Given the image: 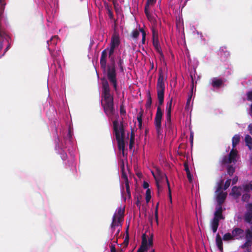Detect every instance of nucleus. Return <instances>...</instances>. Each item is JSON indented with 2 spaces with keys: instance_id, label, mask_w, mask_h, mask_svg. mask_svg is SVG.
<instances>
[{
  "instance_id": "dca6fc26",
  "label": "nucleus",
  "mask_w": 252,
  "mask_h": 252,
  "mask_svg": "<svg viewBox=\"0 0 252 252\" xmlns=\"http://www.w3.org/2000/svg\"><path fill=\"white\" fill-rule=\"evenodd\" d=\"M226 197V193H223V192H220L219 194H218L217 196V201L218 204L222 205L223 203L224 202V200H225Z\"/></svg>"
},
{
  "instance_id": "4468645a",
  "label": "nucleus",
  "mask_w": 252,
  "mask_h": 252,
  "mask_svg": "<svg viewBox=\"0 0 252 252\" xmlns=\"http://www.w3.org/2000/svg\"><path fill=\"white\" fill-rule=\"evenodd\" d=\"M223 84V82L221 79L214 78L212 80V86L213 87L215 88H220L222 84Z\"/></svg>"
},
{
  "instance_id": "de8ad7c7",
  "label": "nucleus",
  "mask_w": 252,
  "mask_h": 252,
  "mask_svg": "<svg viewBox=\"0 0 252 252\" xmlns=\"http://www.w3.org/2000/svg\"><path fill=\"white\" fill-rule=\"evenodd\" d=\"M158 174L160 179L162 180L163 179H165L166 180L165 176L167 177V176L165 174H163L161 172H158Z\"/></svg>"
},
{
  "instance_id": "7ed1b4c3",
  "label": "nucleus",
  "mask_w": 252,
  "mask_h": 252,
  "mask_svg": "<svg viewBox=\"0 0 252 252\" xmlns=\"http://www.w3.org/2000/svg\"><path fill=\"white\" fill-rule=\"evenodd\" d=\"M164 91L165 90H157L158 105L157 108L154 120V124L158 136L161 135L162 132L161 128V120L163 113L161 110V106L163 104L164 102Z\"/></svg>"
},
{
  "instance_id": "4c0bfd02",
  "label": "nucleus",
  "mask_w": 252,
  "mask_h": 252,
  "mask_svg": "<svg viewBox=\"0 0 252 252\" xmlns=\"http://www.w3.org/2000/svg\"><path fill=\"white\" fill-rule=\"evenodd\" d=\"M120 112L121 115H125L126 114V109L125 108V106H124L123 103H122L120 105Z\"/></svg>"
},
{
  "instance_id": "6ab92c4d",
  "label": "nucleus",
  "mask_w": 252,
  "mask_h": 252,
  "mask_svg": "<svg viewBox=\"0 0 252 252\" xmlns=\"http://www.w3.org/2000/svg\"><path fill=\"white\" fill-rule=\"evenodd\" d=\"M211 224L213 232L216 233L219 225V221L217 219H213Z\"/></svg>"
},
{
  "instance_id": "c03bdc74",
  "label": "nucleus",
  "mask_w": 252,
  "mask_h": 252,
  "mask_svg": "<svg viewBox=\"0 0 252 252\" xmlns=\"http://www.w3.org/2000/svg\"><path fill=\"white\" fill-rule=\"evenodd\" d=\"M186 173H187V178L188 179L189 182L191 183L192 182L193 177H192V175L191 174L190 172H187Z\"/></svg>"
},
{
  "instance_id": "423d86ee",
  "label": "nucleus",
  "mask_w": 252,
  "mask_h": 252,
  "mask_svg": "<svg viewBox=\"0 0 252 252\" xmlns=\"http://www.w3.org/2000/svg\"><path fill=\"white\" fill-rule=\"evenodd\" d=\"M125 209L121 208L118 209L117 213H115L112 218V222L111 224L112 232L113 233L116 226L119 225L123 221L124 216Z\"/></svg>"
},
{
  "instance_id": "1a4fd4ad",
  "label": "nucleus",
  "mask_w": 252,
  "mask_h": 252,
  "mask_svg": "<svg viewBox=\"0 0 252 252\" xmlns=\"http://www.w3.org/2000/svg\"><path fill=\"white\" fill-rule=\"evenodd\" d=\"M157 89V90H165L164 77L161 69L159 71Z\"/></svg>"
},
{
  "instance_id": "338daca9",
  "label": "nucleus",
  "mask_w": 252,
  "mask_h": 252,
  "mask_svg": "<svg viewBox=\"0 0 252 252\" xmlns=\"http://www.w3.org/2000/svg\"><path fill=\"white\" fill-rule=\"evenodd\" d=\"M135 203H136V205L137 206H140V201L138 199H137V200L136 201Z\"/></svg>"
},
{
  "instance_id": "c9c22d12",
  "label": "nucleus",
  "mask_w": 252,
  "mask_h": 252,
  "mask_svg": "<svg viewBox=\"0 0 252 252\" xmlns=\"http://www.w3.org/2000/svg\"><path fill=\"white\" fill-rule=\"evenodd\" d=\"M123 63H124L123 60L121 58V57H120L119 58V61H118V65H119V66L120 67V71L121 72H124V67H123Z\"/></svg>"
},
{
  "instance_id": "6e6552de",
  "label": "nucleus",
  "mask_w": 252,
  "mask_h": 252,
  "mask_svg": "<svg viewBox=\"0 0 252 252\" xmlns=\"http://www.w3.org/2000/svg\"><path fill=\"white\" fill-rule=\"evenodd\" d=\"M231 232L234 240H242L245 236L244 230L239 227L234 228Z\"/></svg>"
},
{
  "instance_id": "4d7b16f0",
  "label": "nucleus",
  "mask_w": 252,
  "mask_h": 252,
  "mask_svg": "<svg viewBox=\"0 0 252 252\" xmlns=\"http://www.w3.org/2000/svg\"><path fill=\"white\" fill-rule=\"evenodd\" d=\"M158 203L157 204L156 211H155V216H156V219L157 221L158 222Z\"/></svg>"
},
{
  "instance_id": "f8f14e48",
  "label": "nucleus",
  "mask_w": 252,
  "mask_h": 252,
  "mask_svg": "<svg viewBox=\"0 0 252 252\" xmlns=\"http://www.w3.org/2000/svg\"><path fill=\"white\" fill-rule=\"evenodd\" d=\"M120 44V39L118 33L115 32L111 37L110 46L115 48L118 47Z\"/></svg>"
},
{
  "instance_id": "ea45409f",
  "label": "nucleus",
  "mask_w": 252,
  "mask_h": 252,
  "mask_svg": "<svg viewBox=\"0 0 252 252\" xmlns=\"http://www.w3.org/2000/svg\"><path fill=\"white\" fill-rule=\"evenodd\" d=\"M165 178H166V183H167V186H168L169 197L170 199L171 200V189L170 187L169 182L168 181L167 177L165 176Z\"/></svg>"
},
{
  "instance_id": "4be33fe9",
  "label": "nucleus",
  "mask_w": 252,
  "mask_h": 252,
  "mask_svg": "<svg viewBox=\"0 0 252 252\" xmlns=\"http://www.w3.org/2000/svg\"><path fill=\"white\" fill-rule=\"evenodd\" d=\"M245 141L246 145L249 147L250 150L252 149V138L249 135H247L245 136Z\"/></svg>"
},
{
  "instance_id": "a18cd8bd",
  "label": "nucleus",
  "mask_w": 252,
  "mask_h": 252,
  "mask_svg": "<svg viewBox=\"0 0 252 252\" xmlns=\"http://www.w3.org/2000/svg\"><path fill=\"white\" fill-rule=\"evenodd\" d=\"M139 35V32L137 30L133 31L132 32V36L133 38H137Z\"/></svg>"
},
{
  "instance_id": "c85d7f7f",
  "label": "nucleus",
  "mask_w": 252,
  "mask_h": 252,
  "mask_svg": "<svg viewBox=\"0 0 252 252\" xmlns=\"http://www.w3.org/2000/svg\"><path fill=\"white\" fill-rule=\"evenodd\" d=\"M244 190L245 191L248 192L250 190H252V181L249 184H247L244 186Z\"/></svg>"
},
{
  "instance_id": "b1692460",
  "label": "nucleus",
  "mask_w": 252,
  "mask_h": 252,
  "mask_svg": "<svg viewBox=\"0 0 252 252\" xmlns=\"http://www.w3.org/2000/svg\"><path fill=\"white\" fill-rule=\"evenodd\" d=\"M143 114V110H141V111L138 113L137 116V121L138 122V126L139 128H141L142 125V116Z\"/></svg>"
},
{
  "instance_id": "9b49d317",
  "label": "nucleus",
  "mask_w": 252,
  "mask_h": 252,
  "mask_svg": "<svg viewBox=\"0 0 252 252\" xmlns=\"http://www.w3.org/2000/svg\"><path fill=\"white\" fill-rule=\"evenodd\" d=\"M148 249L147 245V235L145 233L142 234L141 245L137 252H145Z\"/></svg>"
},
{
  "instance_id": "412c9836",
  "label": "nucleus",
  "mask_w": 252,
  "mask_h": 252,
  "mask_svg": "<svg viewBox=\"0 0 252 252\" xmlns=\"http://www.w3.org/2000/svg\"><path fill=\"white\" fill-rule=\"evenodd\" d=\"M240 187H238L237 186L233 187L232 189L231 194L236 197H239L241 194L240 190Z\"/></svg>"
},
{
  "instance_id": "bb28decb",
  "label": "nucleus",
  "mask_w": 252,
  "mask_h": 252,
  "mask_svg": "<svg viewBox=\"0 0 252 252\" xmlns=\"http://www.w3.org/2000/svg\"><path fill=\"white\" fill-rule=\"evenodd\" d=\"M246 238L247 240H250L252 242V231L249 229L246 231Z\"/></svg>"
},
{
  "instance_id": "2eb2a0df",
  "label": "nucleus",
  "mask_w": 252,
  "mask_h": 252,
  "mask_svg": "<svg viewBox=\"0 0 252 252\" xmlns=\"http://www.w3.org/2000/svg\"><path fill=\"white\" fill-rule=\"evenodd\" d=\"M216 245L219 249V250L221 252H223V243L222 239L220 235V234L218 233L217 234L216 238Z\"/></svg>"
},
{
  "instance_id": "58836bf2",
  "label": "nucleus",
  "mask_w": 252,
  "mask_h": 252,
  "mask_svg": "<svg viewBox=\"0 0 252 252\" xmlns=\"http://www.w3.org/2000/svg\"><path fill=\"white\" fill-rule=\"evenodd\" d=\"M222 211L223 209L222 207V205L218 204L216 208V211L215 212L222 213Z\"/></svg>"
},
{
  "instance_id": "7c9ffc66",
  "label": "nucleus",
  "mask_w": 252,
  "mask_h": 252,
  "mask_svg": "<svg viewBox=\"0 0 252 252\" xmlns=\"http://www.w3.org/2000/svg\"><path fill=\"white\" fill-rule=\"evenodd\" d=\"M251 195L248 193H246L243 194L242 196V200L243 202H248L249 201Z\"/></svg>"
},
{
  "instance_id": "bf43d9fd",
  "label": "nucleus",
  "mask_w": 252,
  "mask_h": 252,
  "mask_svg": "<svg viewBox=\"0 0 252 252\" xmlns=\"http://www.w3.org/2000/svg\"><path fill=\"white\" fill-rule=\"evenodd\" d=\"M130 139H132V140L133 139V140H135V134H134V132L133 131H131V134H130Z\"/></svg>"
},
{
  "instance_id": "e433bc0d",
  "label": "nucleus",
  "mask_w": 252,
  "mask_h": 252,
  "mask_svg": "<svg viewBox=\"0 0 252 252\" xmlns=\"http://www.w3.org/2000/svg\"><path fill=\"white\" fill-rule=\"evenodd\" d=\"M126 192L128 198L130 199L131 198V193H130V187L129 184H126Z\"/></svg>"
},
{
  "instance_id": "0eeeda50",
  "label": "nucleus",
  "mask_w": 252,
  "mask_h": 252,
  "mask_svg": "<svg viewBox=\"0 0 252 252\" xmlns=\"http://www.w3.org/2000/svg\"><path fill=\"white\" fill-rule=\"evenodd\" d=\"M153 44L156 50L161 56H163V53L158 43V34L155 31H153Z\"/></svg>"
},
{
  "instance_id": "39448f33",
  "label": "nucleus",
  "mask_w": 252,
  "mask_h": 252,
  "mask_svg": "<svg viewBox=\"0 0 252 252\" xmlns=\"http://www.w3.org/2000/svg\"><path fill=\"white\" fill-rule=\"evenodd\" d=\"M172 98H171L169 101L166 104V120L165 121V126L166 130L169 133H173L174 126L171 123V109H172Z\"/></svg>"
},
{
  "instance_id": "a19ab883",
  "label": "nucleus",
  "mask_w": 252,
  "mask_h": 252,
  "mask_svg": "<svg viewBox=\"0 0 252 252\" xmlns=\"http://www.w3.org/2000/svg\"><path fill=\"white\" fill-rule=\"evenodd\" d=\"M231 181V180L230 179H227L225 181L224 187H223V189L224 190H226L230 186Z\"/></svg>"
},
{
  "instance_id": "9d476101",
  "label": "nucleus",
  "mask_w": 252,
  "mask_h": 252,
  "mask_svg": "<svg viewBox=\"0 0 252 252\" xmlns=\"http://www.w3.org/2000/svg\"><path fill=\"white\" fill-rule=\"evenodd\" d=\"M156 2V0H147L144 7V12L147 18L149 20L152 19V15L151 14L149 10L150 5H153Z\"/></svg>"
},
{
  "instance_id": "8fccbe9b",
  "label": "nucleus",
  "mask_w": 252,
  "mask_h": 252,
  "mask_svg": "<svg viewBox=\"0 0 252 252\" xmlns=\"http://www.w3.org/2000/svg\"><path fill=\"white\" fill-rule=\"evenodd\" d=\"M184 166L185 167V170L186 171V173L190 172L189 167L187 162H185L184 163Z\"/></svg>"
},
{
  "instance_id": "49530a36",
  "label": "nucleus",
  "mask_w": 252,
  "mask_h": 252,
  "mask_svg": "<svg viewBox=\"0 0 252 252\" xmlns=\"http://www.w3.org/2000/svg\"><path fill=\"white\" fill-rule=\"evenodd\" d=\"M115 49V48L110 46V49L109 50V57H110L114 54Z\"/></svg>"
},
{
  "instance_id": "a211bd4d",
  "label": "nucleus",
  "mask_w": 252,
  "mask_h": 252,
  "mask_svg": "<svg viewBox=\"0 0 252 252\" xmlns=\"http://www.w3.org/2000/svg\"><path fill=\"white\" fill-rule=\"evenodd\" d=\"M241 140V136L240 134H235L232 138V146L233 148H235L236 146L239 143Z\"/></svg>"
},
{
  "instance_id": "680f3d73",
  "label": "nucleus",
  "mask_w": 252,
  "mask_h": 252,
  "mask_svg": "<svg viewBox=\"0 0 252 252\" xmlns=\"http://www.w3.org/2000/svg\"><path fill=\"white\" fill-rule=\"evenodd\" d=\"M191 97V96H190L188 99V100L187 101V103H186V106H189V105L190 102Z\"/></svg>"
},
{
  "instance_id": "f704fd0d",
  "label": "nucleus",
  "mask_w": 252,
  "mask_h": 252,
  "mask_svg": "<svg viewBox=\"0 0 252 252\" xmlns=\"http://www.w3.org/2000/svg\"><path fill=\"white\" fill-rule=\"evenodd\" d=\"M221 162L222 164H225L227 163H230L232 162V161L229 160L228 156L227 157L225 156L223 157Z\"/></svg>"
},
{
  "instance_id": "052dcab7",
  "label": "nucleus",
  "mask_w": 252,
  "mask_h": 252,
  "mask_svg": "<svg viewBox=\"0 0 252 252\" xmlns=\"http://www.w3.org/2000/svg\"><path fill=\"white\" fill-rule=\"evenodd\" d=\"M248 129L250 131V133L252 134V124H250L248 126Z\"/></svg>"
},
{
  "instance_id": "e2e57ef3",
  "label": "nucleus",
  "mask_w": 252,
  "mask_h": 252,
  "mask_svg": "<svg viewBox=\"0 0 252 252\" xmlns=\"http://www.w3.org/2000/svg\"><path fill=\"white\" fill-rule=\"evenodd\" d=\"M128 239H129L128 235L127 234L126 236V238H125V241H124L125 242H126L127 244L128 243Z\"/></svg>"
},
{
  "instance_id": "f3484780",
  "label": "nucleus",
  "mask_w": 252,
  "mask_h": 252,
  "mask_svg": "<svg viewBox=\"0 0 252 252\" xmlns=\"http://www.w3.org/2000/svg\"><path fill=\"white\" fill-rule=\"evenodd\" d=\"M237 155V151L236 149H234V148H232V149L230 151L228 157L229 158V160L233 162L236 161V157Z\"/></svg>"
},
{
  "instance_id": "72a5a7b5",
  "label": "nucleus",
  "mask_w": 252,
  "mask_h": 252,
  "mask_svg": "<svg viewBox=\"0 0 252 252\" xmlns=\"http://www.w3.org/2000/svg\"><path fill=\"white\" fill-rule=\"evenodd\" d=\"M151 198V190L149 189H148L146 191V201L148 203Z\"/></svg>"
},
{
  "instance_id": "774afa93",
  "label": "nucleus",
  "mask_w": 252,
  "mask_h": 252,
  "mask_svg": "<svg viewBox=\"0 0 252 252\" xmlns=\"http://www.w3.org/2000/svg\"><path fill=\"white\" fill-rule=\"evenodd\" d=\"M134 140H133V139L132 140V139H130L129 144H130V145H133V144H134Z\"/></svg>"
},
{
  "instance_id": "473e14b6",
  "label": "nucleus",
  "mask_w": 252,
  "mask_h": 252,
  "mask_svg": "<svg viewBox=\"0 0 252 252\" xmlns=\"http://www.w3.org/2000/svg\"><path fill=\"white\" fill-rule=\"evenodd\" d=\"M213 219H217L219 221L220 220H223L224 217L222 215V213H214V217Z\"/></svg>"
},
{
  "instance_id": "a878e982",
  "label": "nucleus",
  "mask_w": 252,
  "mask_h": 252,
  "mask_svg": "<svg viewBox=\"0 0 252 252\" xmlns=\"http://www.w3.org/2000/svg\"><path fill=\"white\" fill-rule=\"evenodd\" d=\"M223 240L225 241L234 240L232 233H225L223 236Z\"/></svg>"
},
{
  "instance_id": "79ce46f5",
  "label": "nucleus",
  "mask_w": 252,
  "mask_h": 252,
  "mask_svg": "<svg viewBox=\"0 0 252 252\" xmlns=\"http://www.w3.org/2000/svg\"><path fill=\"white\" fill-rule=\"evenodd\" d=\"M246 211L252 213V203H248L246 206Z\"/></svg>"
},
{
  "instance_id": "13d9d810",
  "label": "nucleus",
  "mask_w": 252,
  "mask_h": 252,
  "mask_svg": "<svg viewBox=\"0 0 252 252\" xmlns=\"http://www.w3.org/2000/svg\"><path fill=\"white\" fill-rule=\"evenodd\" d=\"M238 181V177L235 176L232 180V185H235Z\"/></svg>"
},
{
  "instance_id": "603ef678",
  "label": "nucleus",
  "mask_w": 252,
  "mask_h": 252,
  "mask_svg": "<svg viewBox=\"0 0 252 252\" xmlns=\"http://www.w3.org/2000/svg\"><path fill=\"white\" fill-rule=\"evenodd\" d=\"M247 97L248 100H252V91H250L247 94Z\"/></svg>"
},
{
  "instance_id": "3c124183",
  "label": "nucleus",
  "mask_w": 252,
  "mask_h": 252,
  "mask_svg": "<svg viewBox=\"0 0 252 252\" xmlns=\"http://www.w3.org/2000/svg\"><path fill=\"white\" fill-rule=\"evenodd\" d=\"M145 37H146V33H145L144 30H143V31H142V43L143 44L145 43Z\"/></svg>"
},
{
  "instance_id": "0e129e2a",
  "label": "nucleus",
  "mask_w": 252,
  "mask_h": 252,
  "mask_svg": "<svg viewBox=\"0 0 252 252\" xmlns=\"http://www.w3.org/2000/svg\"><path fill=\"white\" fill-rule=\"evenodd\" d=\"M109 16L110 18H112L113 17V13L110 11H109Z\"/></svg>"
},
{
  "instance_id": "ddd939ff",
  "label": "nucleus",
  "mask_w": 252,
  "mask_h": 252,
  "mask_svg": "<svg viewBox=\"0 0 252 252\" xmlns=\"http://www.w3.org/2000/svg\"><path fill=\"white\" fill-rule=\"evenodd\" d=\"M108 48L104 49L101 53V55L100 60V64L101 67L104 70H105L106 66V57L107 55V50Z\"/></svg>"
},
{
  "instance_id": "5701e85b",
  "label": "nucleus",
  "mask_w": 252,
  "mask_h": 252,
  "mask_svg": "<svg viewBox=\"0 0 252 252\" xmlns=\"http://www.w3.org/2000/svg\"><path fill=\"white\" fill-rule=\"evenodd\" d=\"M122 168V178H123L125 180V184H129L128 179L127 178V176L126 175V174L125 173L124 170V163L123 162L122 165H121Z\"/></svg>"
},
{
  "instance_id": "f257e3e1",
  "label": "nucleus",
  "mask_w": 252,
  "mask_h": 252,
  "mask_svg": "<svg viewBox=\"0 0 252 252\" xmlns=\"http://www.w3.org/2000/svg\"><path fill=\"white\" fill-rule=\"evenodd\" d=\"M102 94L101 99V106L105 115L112 119L115 114V109L114 103V96L111 94L110 88L107 80L101 79Z\"/></svg>"
},
{
  "instance_id": "864d4df0",
  "label": "nucleus",
  "mask_w": 252,
  "mask_h": 252,
  "mask_svg": "<svg viewBox=\"0 0 252 252\" xmlns=\"http://www.w3.org/2000/svg\"><path fill=\"white\" fill-rule=\"evenodd\" d=\"M9 48H10V44H8L7 46L4 49V53L0 56V57L3 56L5 55V54L6 53V52H7V51L9 50Z\"/></svg>"
},
{
  "instance_id": "cd10ccee",
  "label": "nucleus",
  "mask_w": 252,
  "mask_h": 252,
  "mask_svg": "<svg viewBox=\"0 0 252 252\" xmlns=\"http://www.w3.org/2000/svg\"><path fill=\"white\" fill-rule=\"evenodd\" d=\"M252 245V242H251L250 240H246L245 243L241 246V248L243 249H248L249 250V248L251 247Z\"/></svg>"
},
{
  "instance_id": "37998d69",
  "label": "nucleus",
  "mask_w": 252,
  "mask_h": 252,
  "mask_svg": "<svg viewBox=\"0 0 252 252\" xmlns=\"http://www.w3.org/2000/svg\"><path fill=\"white\" fill-rule=\"evenodd\" d=\"M147 245L149 246H153V234H152L150 237L148 239V244Z\"/></svg>"
},
{
  "instance_id": "c756f323",
  "label": "nucleus",
  "mask_w": 252,
  "mask_h": 252,
  "mask_svg": "<svg viewBox=\"0 0 252 252\" xmlns=\"http://www.w3.org/2000/svg\"><path fill=\"white\" fill-rule=\"evenodd\" d=\"M227 172L230 176H232L235 172V168L232 165H229L227 168Z\"/></svg>"
},
{
  "instance_id": "2f4dec72",
  "label": "nucleus",
  "mask_w": 252,
  "mask_h": 252,
  "mask_svg": "<svg viewBox=\"0 0 252 252\" xmlns=\"http://www.w3.org/2000/svg\"><path fill=\"white\" fill-rule=\"evenodd\" d=\"M57 40L58 37L54 36L52 37L49 41H47V43L49 44V43H50L51 44H53V45H56L57 43Z\"/></svg>"
},
{
  "instance_id": "5fc2aeb1",
  "label": "nucleus",
  "mask_w": 252,
  "mask_h": 252,
  "mask_svg": "<svg viewBox=\"0 0 252 252\" xmlns=\"http://www.w3.org/2000/svg\"><path fill=\"white\" fill-rule=\"evenodd\" d=\"M149 185L148 182H144L143 184V187L144 189H149Z\"/></svg>"
},
{
  "instance_id": "aec40b11",
  "label": "nucleus",
  "mask_w": 252,
  "mask_h": 252,
  "mask_svg": "<svg viewBox=\"0 0 252 252\" xmlns=\"http://www.w3.org/2000/svg\"><path fill=\"white\" fill-rule=\"evenodd\" d=\"M244 220L247 223L252 224V213L246 211L244 215Z\"/></svg>"
},
{
  "instance_id": "69168bd1",
  "label": "nucleus",
  "mask_w": 252,
  "mask_h": 252,
  "mask_svg": "<svg viewBox=\"0 0 252 252\" xmlns=\"http://www.w3.org/2000/svg\"><path fill=\"white\" fill-rule=\"evenodd\" d=\"M156 182H157V188L158 189V190H159V188H160V187H159V184H158V180L157 179H156Z\"/></svg>"
},
{
  "instance_id": "6e6d98bb",
  "label": "nucleus",
  "mask_w": 252,
  "mask_h": 252,
  "mask_svg": "<svg viewBox=\"0 0 252 252\" xmlns=\"http://www.w3.org/2000/svg\"><path fill=\"white\" fill-rule=\"evenodd\" d=\"M111 252H116V248L114 245H111L110 246Z\"/></svg>"
},
{
  "instance_id": "20e7f679",
  "label": "nucleus",
  "mask_w": 252,
  "mask_h": 252,
  "mask_svg": "<svg viewBox=\"0 0 252 252\" xmlns=\"http://www.w3.org/2000/svg\"><path fill=\"white\" fill-rule=\"evenodd\" d=\"M107 76L108 80L112 84L114 90L117 92L118 90V83L116 70L114 62L111 65H109L107 67Z\"/></svg>"
},
{
  "instance_id": "09e8293b",
  "label": "nucleus",
  "mask_w": 252,
  "mask_h": 252,
  "mask_svg": "<svg viewBox=\"0 0 252 252\" xmlns=\"http://www.w3.org/2000/svg\"><path fill=\"white\" fill-rule=\"evenodd\" d=\"M223 183V180H221L220 181V183L218 185V188H217V191H220L221 190V189H222V185Z\"/></svg>"
},
{
  "instance_id": "393cba45",
  "label": "nucleus",
  "mask_w": 252,
  "mask_h": 252,
  "mask_svg": "<svg viewBox=\"0 0 252 252\" xmlns=\"http://www.w3.org/2000/svg\"><path fill=\"white\" fill-rule=\"evenodd\" d=\"M152 103V99L150 92L147 94V100L145 104L146 109H149L151 107Z\"/></svg>"
},
{
  "instance_id": "f03ea898",
  "label": "nucleus",
  "mask_w": 252,
  "mask_h": 252,
  "mask_svg": "<svg viewBox=\"0 0 252 252\" xmlns=\"http://www.w3.org/2000/svg\"><path fill=\"white\" fill-rule=\"evenodd\" d=\"M118 118L119 115L117 114L116 119L113 122V128L115 135L116 139L118 143L119 149L122 151L124 154L125 148V143L124 141L125 132L123 122H121L120 123H119Z\"/></svg>"
}]
</instances>
